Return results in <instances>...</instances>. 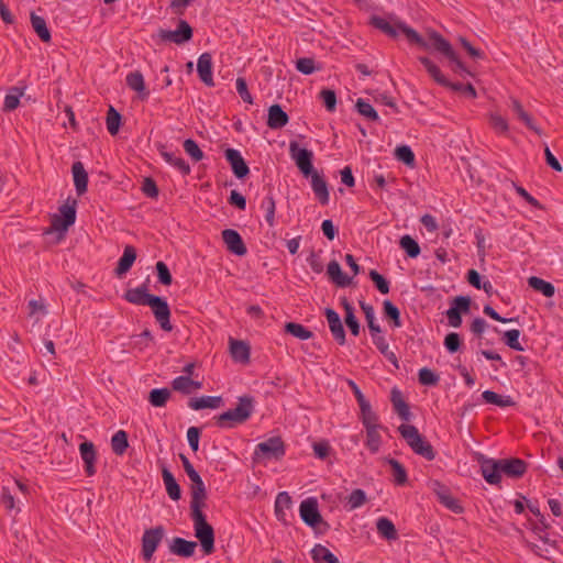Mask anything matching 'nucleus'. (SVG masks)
Masks as SVG:
<instances>
[{
    "label": "nucleus",
    "instance_id": "1",
    "mask_svg": "<svg viewBox=\"0 0 563 563\" xmlns=\"http://www.w3.org/2000/svg\"><path fill=\"white\" fill-rule=\"evenodd\" d=\"M189 479L191 482L190 515L194 521L195 536L200 541L203 553L209 555L214 551V531L202 511L207 499L206 486L198 473L190 476Z\"/></svg>",
    "mask_w": 563,
    "mask_h": 563
},
{
    "label": "nucleus",
    "instance_id": "2",
    "mask_svg": "<svg viewBox=\"0 0 563 563\" xmlns=\"http://www.w3.org/2000/svg\"><path fill=\"white\" fill-rule=\"evenodd\" d=\"M526 472L527 463L517 457L501 460L483 459L481 461V473L490 485L500 484L503 474L510 478H520Z\"/></svg>",
    "mask_w": 563,
    "mask_h": 563
},
{
    "label": "nucleus",
    "instance_id": "3",
    "mask_svg": "<svg viewBox=\"0 0 563 563\" xmlns=\"http://www.w3.org/2000/svg\"><path fill=\"white\" fill-rule=\"evenodd\" d=\"M371 23L390 37H397L402 34L410 43L427 46L423 38L413 29L409 27L396 16L390 15L383 18L375 15L371 19Z\"/></svg>",
    "mask_w": 563,
    "mask_h": 563
},
{
    "label": "nucleus",
    "instance_id": "4",
    "mask_svg": "<svg viewBox=\"0 0 563 563\" xmlns=\"http://www.w3.org/2000/svg\"><path fill=\"white\" fill-rule=\"evenodd\" d=\"M254 410L253 399L251 397H240L234 409H230L217 417V424L220 428H233L244 423Z\"/></svg>",
    "mask_w": 563,
    "mask_h": 563
},
{
    "label": "nucleus",
    "instance_id": "5",
    "mask_svg": "<svg viewBox=\"0 0 563 563\" xmlns=\"http://www.w3.org/2000/svg\"><path fill=\"white\" fill-rule=\"evenodd\" d=\"M398 431L416 454L424 457L428 461L434 460L435 452L432 445L419 433L415 426L401 424L398 428Z\"/></svg>",
    "mask_w": 563,
    "mask_h": 563
},
{
    "label": "nucleus",
    "instance_id": "6",
    "mask_svg": "<svg viewBox=\"0 0 563 563\" xmlns=\"http://www.w3.org/2000/svg\"><path fill=\"white\" fill-rule=\"evenodd\" d=\"M427 46H422L423 48H434L442 53L452 64V68L454 71L460 73L464 71L465 67L464 64L461 62L459 56L453 51L452 46L449 42H446L441 35H439L435 32H431L429 34L428 40H424Z\"/></svg>",
    "mask_w": 563,
    "mask_h": 563
},
{
    "label": "nucleus",
    "instance_id": "7",
    "mask_svg": "<svg viewBox=\"0 0 563 563\" xmlns=\"http://www.w3.org/2000/svg\"><path fill=\"white\" fill-rule=\"evenodd\" d=\"M75 202L73 205L65 203L59 208L58 213L53 216L48 233L56 234L57 239L60 240L68 228L75 223Z\"/></svg>",
    "mask_w": 563,
    "mask_h": 563
},
{
    "label": "nucleus",
    "instance_id": "8",
    "mask_svg": "<svg viewBox=\"0 0 563 563\" xmlns=\"http://www.w3.org/2000/svg\"><path fill=\"white\" fill-rule=\"evenodd\" d=\"M289 155L305 177H309L314 170L312 166L313 153L301 148L295 141L289 143Z\"/></svg>",
    "mask_w": 563,
    "mask_h": 563
},
{
    "label": "nucleus",
    "instance_id": "9",
    "mask_svg": "<svg viewBox=\"0 0 563 563\" xmlns=\"http://www.w3.org/2000/svg\"><path fill=\"white\" fill-rule=\"evenodd\" d=\"M285 454L284 442L279 437H273L256 445L255 459H279Z\"/></svg>",
    "mask_w": 563,
    "mask_h": 563
},
{
    "label": "nucleus",
    "instance_id": "10",
    "mask_svg": "<svg viewBox=\"0 0 563 563\" xmlns=\"http://www.w3.org/2000/svg\"><path fill=\"white\" fill-rule=\"evenodd\" d=\"M163 537L164 529L161 526L145 530L142 537V555L146 562L152 560L153 554L162 542Z\"/></svg>",
    "mask_w": 563,
    "mask_h": 563
},
{
    "label": "nucleus",
    "instance_id": "11",
    "mask_svg": "<svg viewBox=\"0 0 563 563\" xmlns=\"http://www.w3.org/2000/svg\"><path fill=\"white\" fill-rule=\"evenodd\" d=\"M147 306L151 307L156 321L159 323L164 331L170 332L173 325L170 323V310L165 300L161 297L154 296L147 301Z\"/></svg>",
    "mask_w": 563,
    "mask_h": 563
},
{
    "label": "nucleus",
    "instance_id": "12",
    "mask_svg": "<svg viewBox=\"0 0 563 563\" xmlns=\"http://www.w3.org/2000/svg\"><path fill=\"white\" fill-rule=\"evenodd\" d=\"M470 297L459 296L452 300L450 309L446 310L449 324L453 328H459L462 324V312H467L470 309Z\"/></svg>",
    "mask_w": 563,
    "mask_h": 563
},
{
    "label": "nucleus",
    "instance_id": "13",
    "mask_svg": "<svg viewBox=\"0 0 563 563\" xmlns=\"http://www.w3.org/2000/svg\"><path fill=\"white\" fill-rule=\"evenodd\" d=\"M432 490L435 493V495L438 496L439 501L444 507H446L448 509H450L454 514H462L463 512V507L460 504V501L455 497H453L451 495V493L449 492V489L444 485H442L440 482L434 481L432 483Z\"/></svg>",
    "mask_w": 563,
    "mask_h": 563
},
{
    "label": "nucleus",
    "instance_id": "14",
    "mask_svg": "<svg viewBox=\"0 0 563 563\" xmlns=\"http://www.w3.org/2000/svg\"><path fill=\"white\" fill-rule=\"evenodd\" d=\"M300 517L309 526L316 527L322 520L318 510V503L313 498H308L300 504Z\"/></svg>",
    "mask_w": 563,
    "mask_h": 563
},
{
    "label": "nucleus",
    "instance_id": "15",
    "mask_svg": "<svg viewBox=\"0 0 563 563\" xmlns=\"http://www.w3.org/2000/svg\"><path fill=\"white\" fill-rule=\"evenodd\" d=\"M421 64L424 66L428 74L440 85L450 87L454 91H459L462 93L463 88L465 87L462 84H452L441 73L440 68L433 64L429 58L421 57L420 58Z\"/></svg>",
    "mask_w": 563,
    "mask_h": 563
},
{
    "label": "nucleus",
    "instance_id": "16",
    "mask_svg": "<svg viewBox=\"0 0 563 563\" xmlns=\"http://www.w3.org/2000/svg\"><path fill=\"white\" fill-rule=\"evenodd\" d=\"M80 456L85 464V472L88 476L96 474L97 453L92 442L85 441L79 445Z\"/></svg>",
    "mask_w": 563,
    "mask_h": 563
},
{
    "label": "nucleus",
    "instance_id": "17",
    "mask_svg": "<svg viewBox=\"0 0 563 563\" xmlns=\"http://www.w3.org/2000/svg\"><path fill=\"white\" fill-rule=\"evenodd\" d=\"M192 30L185 21H180L177 30L175 31H161V36L165 41H170L177 44L187 42L191 38Z\"/></svg>",
    "mask_w": 563,
    "mask_h": 563
},
{
    "label": "nucleus",
    "instance_id": "18",
    "mask_svg": "<svg viewBox=\"0 0 563 563\" xmlns=\"http://www.w3.org/2000/svg\"><path fill=\"white\" fill-rule=\"evenodd\" d=\"M225 158L238 178H243L249 174L250 169L238 150L228 148L225 151Z\"/></svg>",
    "mask_w": 563,
    "mask_h": 563
},
{
    "label": "nucleus",
    "instance_id": "19",
    "mask_svg": "<svg viewBox=\"0 0 563 563\" xmlns=\"http://www.w3.org/2000/svg\"><path fill=\"white\" fill-rule=\"evenodd\" d=\"M325 318L329 323V328L334 339L340 343H345V332L339 314L330 308L325 309Z\"/></svg>",
    "mask_w": 563,
    "mask_h": 563
},
{
    "label": "nucleus",
    "instance_id": "20",
    "mask_svg": "<svg viewBox=\"0 0 563 563\" xmlns=\"http://www.w3.org/2000/svg\"><path fill=\"white\" fill-rule=\"evenodd\" d=\"M197 71L199 74L200 79L207 86H213L212 58L210 54L203 53L200 55L197 63Z\"/></svg>",
    "mask_w": 563,
    "mask_h": 563
},
{
    "label": "nucleus",
    "instance_id": "21",
    "mask_svg": "<svg viewBox=\"0 0 563 563\" xmlns=\"http://www.w3.org/2000/svg\"><path fill=\"white\" fill-rule=\"evenodd\" d=\"M222 238H223L225 245L232 253H234L236 255L245 254L246 249L243 244V241H242L240 234L236 231L227 229L222 232Z\"/></svg>",
    "mask_w": 563,
    "mask_h": 563
},
{
    "label": "nucleus",
    "instance_id": "22",
    "mask_svg": "<svg viewBox=\"0 0 563 563\" xmlns=\"http://www.w3.org/2000/svg\"><path fill=\"white\" fill-rule=\"evenodd\" d=\"M172 387L175 391L189 395L202 387L201 382L192 380L188 376H178L173 379Z\"/></svg>",
    "mask_w": 563,
    "mask_h": 563
},
{
    "label": "nucleus",
    "instance_id": "23",
    "mask_svg": "<svg viewBox=\"0 0 563 563\" xmlns=\"http://www.w3.org/2000/svg\"><path fill=\"white\" fill-rule=\"evenodd\" d=\"M197 543L195 541H188L183 538H175L170 544V551L183 558H190L194 555Z\"/></svg>",
    "mask_w": 563,
    "mask_h": 563
},
{
    "label": "nucleus",
    "instance_id": "24",
    "mask_svg": "<svg viewBox=\"0 0 563 563\" xmlns=\"http://www.w3.org/2000/svg\"><path fill=\"white\" fill-rule=\"evenodd\" d=\"M71 172L76 190L78 195H81L87 190L88 174L81 162L74 163Z\"/></svg>",
    "mask_w": 563,
    "mask_h": 563
},
{
    "label": "nucleus",
    "instance_id": "25",
    "mask_svg": "<svg viewBox=\"0 0 563 563\" xmlns=\"http://www.w3.org/2000/svg\"><path fill=\"white\" fill-rule=\"evenodd\" d=\"M288 122L287 113L278 104H274L268 109L267 124L272 129H280Z\"/></svg>",
    "mask_w": 563,
    "mask_h": 563
},
{
    "label": "nucleus",
    "instance_id": "26",
    "mask_svg": "<svg viewBox=\"0 0 563 563\" xmlns=\"http://www.w3.org/2000/svg\"><path fill=\"white\" fill-rule=\"evenodd\" d=\"M230 352L236 362L245 364L250 361V346L243 341L231 339Z\"/></svg>",
    "mask_w": 563,
    "mask_h": 563
},
{
    "label": "nucleus",
    "instance_id": "27",
    "mask_svg": "<svg viewBox=\"0 0 563 563\" xmlns=\"http://www.w3.org/2000/svg\"><path fill=\"white\" fill-rule=\"evenodd\" d=\"M309 177L311 178V187L314 195L322 203H327L329 200V191L324 179L316 170H313Z\"/></svg>",
    "mask_w": 563,
    "mask_h": 563
},
{
    "label": "nucleus",
    "instance_id": "28",
    "mask_svg": "<svg viewBox=\"0 0 563 563\" xmlns=\"http://www.w3.org/2000/svg\"><path fill=\"white\" fill-rule=\"evenodd\" d=\"M188 405L194 410H201L206 408L217 409L221 407L222 398L219 396H202L200 398L190 399Z\"/></svg>",
    "mask_w": 563,
    "mask_h": 563
},
{
    "label": "nucleus",
    "instance_id": "29",
    "mask_svg": "<svg viewBox=\"0 0 563 563\" xmlns=\"http://www.w3.org/2000/svg\"><path fill=\"white\" fill-rule=\"evenodd\" d=\"M291 507V498L286 492H282L277 495L275 500V515L277 519L284 523H287L286 510Z\"/></svg>",
    "mask_w": 563,
    "mask_h": 563
},
{
    "label": "nucleus",
    "instance_id": "30",
    "mask_svg": "<svg viewBox=\"0 0 563 563\" xmlns=\"http://www.w3.org/2000/svg\"><path fill=\"white\" fill-rule=\"evenodd\" d=\"M395 411L399 415L402 420L408 421L410 419L409 406L406 404L402 394L397 388H393L390 398Z\"/></svg>",
    "mask_w": 563,
    "mask_h": 563
},
{
    "label": "nucleus",
    "instance_id": "31",
    "mask_svg": "<svg viewBox=\"0 0 563 563\" xmlns=\"http://www.w3.org/2000/svg\"><path fill=\"white\" fill-rule=\"evenodd\" d=\"M162 477L169 498L173 500H179L181 497V490L174 475L167 468H163Z\"/></svg>",
    "mask_w": 563,
    "mask_h": 563
},
{
    "label": "nucleus",
    "instance_id": "32",
    "mask_svg": "<svg viewBox=\"0 0 563 563\" xmlns=\"http://www.w3.org/2000/svg\"><path fill=\"white\" fill-rule=\"evenodd\" d=\"M136 258V252L134 247L128 245L124 247L123 254L119 260L117 273L119 277H121L124 273H126Z\"/></svg>",
    "mask_w": 563,
    "mask_h": 563
},
{
    "label": "nucleus",
    "instance_id": "33",
    "mask_svg": "<svg viewBox=\"0 0 563 563\" xmlns=\"http://www.w3.org/2000/svg\"><path fill=\"white\" fill-rule=\"evenodd\" d=\"M376 529L378 534L387 540H396L398 537L395 525L386 517H380L377 519Z\"/></svg>",
    "mask_w": 563,
    "mask_h": 563
},
{
    "label": "nucleus",
    "instance_id": "34",
    "mask_svg": "<svg viewBox=\"0 0 563 563\" xmlns=\"http://www.w3.org/2000/svg\"><path fill=\"white\" fill-rule=\"evenodd\" d=\"M311 556L317 563H339L338 558L321 544L314 545L311 550Z\"/></svg>",
    "mask_w": 563,
    "mask_h": 563
},
{
    "label": "nucleus",
    "instance_id": "35",
    "mask_svg": "<svg viewBox=\"0 0 563 563\" xmlns=\"http://www.w3.org/2000/svg\"><path fill=\"white\" fill-rule=\"evenodd\" d=\"M482 398L487 404L496 405L498 407L505 408L510 407L515 405V401L510 396H500L495 391L492 390H485L482 394Z\"/></svg>",
    "mask_w": 563,
    "mask_h": 563
},
{
    "label": "nucleus",
    "instance_id": "36",
    "mask_svg": "<svg viewBox=\"0 0 563 563\" xmlns=\"http://www.w3.org/2000/svg\"><path fill=\"white\" fill-rule=\"evenodd\" d=\"M358 406H360V411H361L360 418L365 428L379 426L377 422L378 418H377L376 413L372 410V407H371V404L368 400H366L362 404H358Z\"/></svg>",
    "mask_w": 563,
    "mask_h": 563
},
{
    "label": "nucleus",
    "instance_id": "37",
    "mask_svg": "<svg viewBox=\"0 0 563 563\" xmlns=\"http://www.w3.org/2000/svg\"><path fill=\"white\" fill-rule=\"evenodd\" d=\"M366 429V441L365 445L372 453H377L382 444V437L379 433L380 426L365 428Z\"/></svg>",
    "mask_w": 563,
    "mask_h": 563
},
{
    "label": "nucleus",
    "instance_id": "38",
    "mask_svg": "<svg viewBox=\"0 0 563 563\" xmlns=\"http://www.w3.org/2000/svg\"><path fill=\"white\" fill-rule=\"evenodd\" d=\"M161 156L164 158V161L167 164L177 168L183 174H188L190 172L189 165L181 157L177 156L175 153L168 152L163 148L161 151Z\"/></svg>",
    "mask_w": 563,
    "mask_h": 563
},
{
    "label": "nucleus",
    "instance_id": "39",
    "mask_svg": "<svg viewBox=\"0 0 563 563\" xmlns=\"http://www.w3.org/2000/svg\"><path fill=\"white\" fill-rule=\"evenodd\" d=\"M170 396L172 393L168 388H156L150 391L148 401L154 407H164Z\"/></svg>",
    "mask_w": 563,
    "mask_h": 563
},
{
    "label": "nucleus",
    "instance_id": "40",
    "mask_svg": "<svg viewBox=\"0 0 563 563\" xmlns=\"http://www.w3.org/2000/svg\"><path fill=\"white\" fill-rule=\"evenodd\" d=\"M153 297L145 291L144 287H137L134 289H130L125 294V299L135 305L147 306V301Z\"/></svg>",
    "mask_w": 563,
    "mask_h": 563
},
{
    "label": "nucleus",
    "instance_id": "41",
    "mask_svg": "<svg viewBox=\"0 0 563 563\" xmlns=\"http://www.w3.org/2000/svg\"><path fill=\"white\" fill-rule=\"evenodd\" d=\"M126 84L131 89H133L134 91L140 93V96H142V97L147 96V91L145 89V84H144V78L141 73H139V71L130 73L126 76Z\"/></svg>",
    "mask_w": 563,
    "mask_h": 563
},
{
    "label": "nucleus",
    "instance_id": "42",
    "mask_svg": "<svg viewBox=\"0 0 563 563\" xmlns=\"http://www.w3.org/2000/svg\"><path fill=\"white\" fill-rule=\"evenodd\" d=\"M129 446L128 434L123 430L117 431L111 439L112 451L117 455H122Z\"/></svg>",
    "mask_w": 563,
    "mask_h": 563
},
{
    "label": "nucleus",
    "instance_id": "43",
    "mask_svg": "<svg viewBox=\"0 0 563 563\" xmlns=\"http://www.w3.org/2000/svg\"><path fill=\"white\" fill-rule=\"evenodd\" d=\"M31 24L33 30L36 32L38 37L43 42H48L51 40V33L46 26V22L43 18L32 13L31 14Z\"/></svg>",
    "mask_w": 563,
    "mask_h": 563
},
{
    "label": "nucleus",
    "instance_id": "44",
    "mask_svg": "<svg viewBox=\"0 0 563 563\" xmlns=\"http://www.w3.org/2000/svg\"><path fill=\"white\" fill-rule=\"evenodd\" d=\"M24 95V90L18 87H12L4 98V110L12 111L14 110L19 103L20 98Z\"/></svg>",
    "mask_w": 563,
    "mask_h": 563
},
{
    "label": "nucleus",
    "instance_id": "45",
    "mask_svg": "<svg viewBox=\"0 0 563 563\" xmlns=\"http://www.w3.org/2000/svg\"><path fill=\"white\" fill-rule=\"evenodd\" d=\"M285 331L300 340H308V339L312 338V335H313L312 332L310 330H308L307 328H305L302 324L295 323V322L286 323Z\"/></svg>",
    "mask_w": 563,
    "mask_h": 563
},
{
    "label": "nucleus",
    "instance_id": "46",
    "mask_svg": "<svg viewBox=\"0 0 563 563\" xmlns=\"http://www.w3.org/2000/svg\"><path fill=\"white\" fill-rule=\"evenodd\" d=\"M361 308L365 314V319H366L368 329L371 331V334L372 335L379 334L380 328H379L378 323L376 322L374 308L371 305H366L364 302H361Z\"/></svg>",
    "mask_w": 563,
    "mask_h": 563
},
{
    "label": "nucleus",
    "instance_id": "47",
    "mask_svg": "<svg viewBox=\"0 0 563 563\" xmlns=\"http://www.w3.org/2000/svg\"><path fill=\"white\" fill-rule=\"evenodd\" d=\"M327 275L333 282H351L352 277L343 274L340 264L336 261H331L327 266Z\"/></svg>",
    "mask_w": 563,
    "mask_h": 563
},
{
    "label": "nucleus",
    "instance_id": "48",
    "mask_svg": "<svg viewBox=\"0 0 563 563\" xmlns=\"http://www.w3.org/2000/svg\"><path fill=\"white\" fill-rule=\"evenodd\" d=\"M121 123V115L114 108L110 107L107 113V129L111 135H115Z\"/></svg>",
    "mask_w": 563,
    "mask_h": 563
},
{
    "label": "nucleus",
    "instance_id": "49",
    "mask_svg": "<svg viewBox=\"0 0 563 563\" xmlns=\"http://www.w3.org/2000/svg\"><path fill=\"white\" fill-rule=\"evenodd\" d=\"M261 208L265 213L266 222L273 227L275 223V201L272 197H266L262 200Z\"/></svg>",
    "mask_w": 563,
    "mask_h": 563
},
{
    "label": "nucleus",
    "instance_id": "50",
    "mask_svg": "<svg viewBox=\"0 0 563 563\" xmlns=\"http://www.w3.org/2000/svg\"><path fill=\"white\" fill-rule=\"evenodd\" d=\"M512 110L518 117V119L521 120L529 129L539 132L532 118L523 110V108L517 100L512 101Z\"/></svg>",
    "mask_w": 563,
    "mask_h": 563
},
{
    "label": "nucleus",
    "instance_id": "51",
    "mask_svg": "<svg viewBox=\"0 0 563 563\" xmlns=\"http://www.w3.org/2000/svg\"><path fill=\"white\" fill-rule=\"evenodd\" d=\"M366 494L363 489H354L347 498L349 509L354 510L356 508H360L366 503Z\"/></svg>",
    "mask_w": 563,
    "mask_h": 563
},
{
    "label": "nucleus",
    "instance_id": "52",
    "mask_svg": "<svg viewBox=\"0 0 563 563\" xmlns=\"http://www.w3.org/2000/svg\"><path fill=\"white\" fill-rule=\"evenodd\" d=\"M400 246L410 257H416L420 253V246L409 235H405L400 239Z\"/></svg>",
    "mask_w": 563,
    "mask_h": 563
},
{
    "label": "nucleus",
    "instance_id": "53",
    "mask_svg": "<svg viewBox=\"0 0 563 563\" xmlns=\"http://www.w3.org/2000/svg\"><path fill=\"white\" fill-rule=\"evenodd\" d=\"M395 156L398 161L408 166H411L415 163V154L407 145L397 146L395 150Z\"/></svg>",
    "mask_w": 563,
    "mask_h": 563
},
{
    "label": "nucleus",
    "instance_id": "54",
    "mask_svg": "<svg viewBox=\"0 0 563 563\" xmlns=\"http://www.w3.org/2000/svg\"><path fill=\"white\" fill-rule=\"evenodd\" d=\"M419 383L426 386H434L439 383V376L428 367H423L418 373Z\"/></svg>",
    "mask_w": 563,
    "mask_h": 563
},
{
    "label": "nucleus",
    "instance_id": "55",
    "mask_svg": "<svg viewBox=\"0 0 563 563\" xmlns=\"http://www.w3.org/2000/svg\"><path fill=\"white\" fill-rule=\"evenodd\" d=\"M520 331L517 329L508 330L504 334L505 343L512 350L523 351V346L519 342Z\"/></svg>",
    "mask_w": 563,
    "mask_h": 563
},
{
    "label": "nucleus",
    "instance_id": "56",
    "mask_svg": "<svg viewBox=\"0 0 563 563\" xmlns=\"http://www.w3.org/2000/svg\"><path fill=\"white\" fill-rule=\"evenodd\" d=\"M356 108H357V111L360 112V114H362L363 117H365L369 120L377 121L379 119L377 112L372 107V104L364 101L363 99L357 100Z\"/></svg>",
    "mask_w": 563,
    "mask_h": 563
},
{
    "label": "nucleus",
    "instance_id": "57",
    "mask_svg": "<svg viewBox=\"0 0 563 563\" xmlns=\"http://www.w3.org/2000/svg\"><path fill=\"white\" fill-rule=\"evenodd\" d=\"M1 504L4 506L5 510L9 512L15 511L16 514L20 511V508L15 507V499L9 488L3 487L1 490L0 497Z\"/></svg>",
    "mask_w": 563,
    "mask_h": 563
},
{
    "label": "nucleus",
    "instance_id": "58",
    "mask_svg": "<svg viewBox=\"0 0 563 563\" xmlns=\"http://www.w3.org/2000/svg\"><path fill=\"white\" fill-rule=\"evenodd\" d=\"M384 313L386 318H389L394 321L395 327L401 325L399 309L389 300L384 301Z\"/></svg>",
    "mask_w": 563,
    "mask_h": 563
},
{
    "label": "nucleus",
    "instance_id": "59",
    "mask_svg": "<svg viewBox=\"0 0 563 563\" xmlns=\"http://www.w3.org/2000/svg\"><path fill=\"white\" fill-rule=\"evenodd\" d=\"M184 150L196 162L202 159L203 157L202 151L199 148L198 144L192 140H186L184 142Z\"/></svg>",
    "mask_w": 563,
    "mask_h": 563
},
{
    "label": "nucleus",
    "instance_id": "60",
    "mask_svg": "<svg viewBox=\"0 0 563 563\" xmlns=\"http://www.w3.org/2000/svg\"><path fill=\"white\" fill-rule=\"evenodd\" d=\"M489 121H490V124L495 129V131H497L498 133H507L508 132V123L506 121L505 118H503L500 114L498 113H492L489 115Z\"/></svg>",
    "mask_w": 563,
    "mask_h": 563
},
{
    "label": "nucleus",
    "instance_id": "61",
    "mask_svg": "<svg viewBox=\"0 0 563 563\" xmlns=\"http://www.w3.org/2000/svg\"><path fill=\"white\" fill-rule=\"evenodd\" d=\"M389 463L391 465L396 483L400 485L405 484L407 482V473L402 465L396 460H390Z\"/></svg>",
    "mask_w": 563,
    "mask_h": 563
},
{
    "label": "nucleus",
    "instance_id": "62",
    "mask_svg": "<svg viewBox=\"0 0 563 563\" xmlns=\"http://www.w3.org/2000/svg\"><path fill=\"white\" fill-rule=\"evenodd\" d=\"M444 346L450 353L456 352L461 346V338L457 333L451 332L444 339Z\"/></svg>",
    "mask_w": 563,
    "mask_h": 563
},
{
    "label": "nucleus",
    "instance_id": "63",
    "mask_svg": "<svg viewBox=\"0 0 563 563\" xmlns=\"http://www.w3.org/2000/svg\"><path fill=\"white\" fill-rule=\"evenodd\" d=\"M29 314L32 317L36 313H40V314H46V307H45V302H44V299L42 297H40L38 299H31L29 301Z\"/></svg>",
    "mask_w": 563,
    "mask_h": 563
},
{
    "label": "nucleus",
    "instance_id": "64",
    "mask_svg": "<svg viewBox=\"0 0 563 563\" xmlns=\"http://www.w3.org/2000/svg\"><path fill=\"white\" fill-rule=\"evenodd\" d=\"M320 97L328 111H333L336 104V97L334 91L324 89L320 92Z\"/></svg>",
    "mask_w": 563,
    "mask_h": 563
}]
</instances>
